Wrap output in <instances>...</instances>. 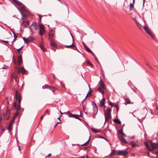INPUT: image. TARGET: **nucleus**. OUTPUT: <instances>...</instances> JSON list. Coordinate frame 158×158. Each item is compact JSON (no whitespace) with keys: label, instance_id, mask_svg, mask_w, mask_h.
<instances>
[{"label":"nucleus","instance_id":"f257e3e1","mask_svg":"<svg viewBox=\"0 0 158 158\" xmlns=\"http://www.w3.org/2000/svg\"><path fill=\"white\" fill-rule=\"evenodd\" d=\"M15 97L17 100H18L19 104L17 106L16 103L14 102V106L16 110V112L15 113V116H17L20 114L23 111V109L20 107V103L22 99V97L20 94L19 93L18 91L16 90L15 93Z\"/></svg>","mask_w":158,"mask_h":158},{"label":"nucleus","instance_id":"f03ea898","mask_svg":"<svg viewBox=\"0 0 158 158\" xmlns=\"http://www.w3.org/2000/svg\"><path fill=\"white\" fill-rule=\"evenodd\" d=\"M111 109L109 108L107 110V113H106V111L105 110L104 111L105 115V122L104 124L106 123V121H108L109 119L111 117Z\"/></svg>","mask_w":158,"mask_h":158},{"label":"nucleus","instance_id":"7ed1b4c3","mask_svg":"<svg viewBox=\"0 0 158 158\" xmlns=\"http://www.w3.org/2000/svg\"><path fill=\"white\" fill-rule=\"evenodd\" d=\"M127 149H126L121 150H118L117 152L116 153V155L118 156H125L128 153V152L127 151Z\"/></svg>","mask_w":158,"mask_h":158},{"label":"nucleus","instance_id":"20e7f679","mask_svg":"<svg viewBox=\"0 0 158 158\" xmlns=\"http://www.w3.org/2000/svg\"><path fill=\"white\" fill-rule=\"evenodd\" d=\"M10 110H7L6 112L5 113H4L3 116L4 120H8L10 117Z\"/></svg>","mask_w":158,"mask_h":158},{"label":"nucleus","instance_id":"39448f33","mask_svg":"<svg viewBox=\"0 0 158 158\" xmlns=\"http://www.w3.org/2000/svg\"><path fill=\"white\" fill-rule=\"evenodd\" d=\"M60 112L61 113V114H64L65 113L69 115V116L70 117H73L76 118L81 120V119L78 116H79V115H77V114H72L69 111H68L66 112H65L64 113H62L60 111Z\"/></svg>","mask_w":158,"mask_h":158},{"label":"nucleus","instance_id":"423d86ee","mask_svg":"<svg viewBox=\"0 0 158 158\" xmlns=\"http://www.w3.org/2000/svg\"><path fill=\"white\" fill-rule=\"evenodd\" d=\"M143 28L145 31V32L150 35V36L154 38V36L152 33H151L149 29L148 26L147 25H145L143 27Z\"/></svg>","mask_w":158,"mask_h":158},{"label":"nucleus","instance_id":"0eeeda50","mask_svg":"<svg viewBox=\"0 0 158 158\" xmlns=\"http://www.w3.org/2000/svg\"><path fill=\"white\" fill-rule=\"evenodd\" d=\"M151 146L152 148L151 149L152 150V153H155L157 155L158 153L157 152H156L155 153H153V151L155 148H158V143H152Z\"/></svg>","mask_w":158,"mask_h":158},{"label":"nucleus","instance_id":"6e6552de","mask_svg":"<svg viewBox=\"0 0 158 158\" xmlns=\"http://www.w3.org/2000/svg\"><path fill=\"white\" fill-rule=\"evenodd\" d=\"M39 27V34L41 35H42L45 32L44 26L43 24H40Z\"/></svg>","mask_w":158,"mask_h":158},{"label":"nucleus","instance_id":"1a4fd4ad","mask_svg":"<svg viewBox=\"0 0 158 158\" xmlns=\"http://www.w3.org/2000/svg\"><path fill=\"white\" fill-rule=\"evenodd\" d=\"M17 71L18 73H21L23 74H25L26 72H27V71L23 67H22L21 68H18Z\"/></svg>","mask_w":158,"mask_h":158},{"label":"nucleus","instance_id":"9d476101","mask_svg":"<svg viewBox=\"0 0 158 158\" xmlns=\"http://www.w3.org/2000/svg\"><path fill=\"white\" fill-rule=\"evenodd\" d=\"M93 102L94 103L95 106H96L94 107L93 109L94 112L93 113V114L94 115V116H95L97 115V113L98 112V109L97 107L96 106V104L94 102Z\"/></svg>","mask_w":158,"mask_h":158},{"label":"nucleus","instance_id":"9b49d317","mask_svg":"<svg viewBox=\"0 0 158 158\" xmlns=\"http://www.w3.org/2000/svg\"><path fill=\"white\" fill-rule=\"evenodd\" d=\"M50 45L52 48H56L57 47V46L55 42H53L52 40L50 42Z\"/></svg>","mask_w":158,"mask_h":158},{"label":"nucleus","instance_id":"f8f14e48","mask_svg":"<svg viewBox=\"0 0 158 158\" xmlns=\"http://www.w3.org/2000/svg\"><path fill=\"white\" fill-rule=\"evenodd\" d=\"M34 40V38L31 36H29L27 38L26 43H28Z\"/></svg>","mask_w":158,"mask_h":158},{"label":"nucleus","instance_id":"ddd939ff","mask_svg":"<svg viewBox=\"0 0 158 158\" xmlns=\"http://www.w3.org/2000/svg\"><path fill=\"white\" fill-rule=\"evenodd\" d=\"M45 88L49 89L50 90L52 91L53 93H54L55 91V88L54 87H52L48 85H46Z\"/></svg>","mask_w":158,"mask_h":158},{"label":"nucleus","instance_id":"4468645a","mask_svg":"<svg viewBox=\"0 0 158 158\" xmlns=\"http://www.w3.org/2000/svg\"><path fill=\"white\" fill-rule=\"evenodd\" d=\"M36 23L35 22L32 24L31 26L30 27V29L31 31H32L34 29L35 30H36Z\"/></svg>","mask_w":158,"mask_h":158},{"label":"nucleus","instance_id":"2eb2a0df","mask_svg":"<svg viewBox=\"0 0 158 158\" xmlns=\"http://www.w3.org/2000/svg\"><path fill=\"white\" fill-rule=\"evenodd\" d=\"M22 63V56L20 55L18 58V63L19 66H20Z\"/></svg>","mask_w":158,"mask_h":158},{"label":"nucleus","instance_id":"dca6fc26","mask_svg":"<svg viewBox=\"0 0 158 158\" xmlns=\"http://www.w3.org/2000/svg\"><path fill=\"white\" fill-rule=\"evenodd\" d=\"M29 24V22L27 21H23V23L21 24V25H23L25 27H26Z\"/></svg>","mask_w":158,"mask_h":158},{"label":"nucleus","instance_id":"f3484780","mask_svg":"<svg viewBox=\"0 0 158 158\" xmlns=\"http://www.w3.org/2000/svg\"><path fill=\"white\" fill-rule=\"evenodd\" d=\"M99 87L102 88L103 89H105L106 86L102 81H101L100 82V86Z\"/></svg>","mask_w":158,"mask_h":158},{"label":"nucleus","instance_id":"a211bd4d","mask_svg":"<svg viewBox=\"0 0 158 158\" xmlns=\"http://www.w3.org/2000/svg\"><path fill=\"white\" fill-rule=\"evenodd\" d=\"M125 105L127 104H133V103L131 102H130V99L128 98H126L125 99Z\"/></svg>","mask_w":158,"mask_h":158},{"label":"nucleus","instance_id":"6ab92c4d","mask_svg":"<svg viewBox=\"0 0 158 158\" xmlns=\"http://www.w3.org/2000/svg\"><path fill=\"white\" fill-rule=\"evenodd\" d=\"M103 89L102 88L100 87H99L98 89V90L101 92V93L103 96L104 95V91Z\"/></svg>","mask_w":158,"mask_h":158},{"label":"nucleus","instance_id":"aec40b11","mask_svg":"<svg viewBox=\"0 0 158 158\" xmlns=\"http://www.w3.org/2000/svg\"><path fill=\"white\" fill-rule=\"evenodd\" d=\"M91 130L92 131L94 132L95 133H100L101 131L99 129H95L93 128H91Z\"/></svg>","mask_w":158,"mask_h":158},{"label":"nucleus","instance_id":"412c9836","mask_svg":"<svg viewBox=\"0 0 158 158\" xmlns=\"http://www.w3.org/2000/svg\"><path fill=\"white\" fill-rule=\"evenodd\" d=\"M144 144L145 145V146H146V148H147V149L149 151H152V150L151 149V148H150V147H149V146L148 144V143H144Z\"/></svg>","mask_w":158,"mask_h":158},{"label":"nucleus","instance_id":"4be33fe9","mask_svg":"<svg viewBox=\"0 0 158 158\" xmlns=\"http://www.w3.org/2000/svg\"><path fill=\"white\" fill-rule=\"evenodd\" d=\"M119 139V140L122 142H123L125 143H127V142L126 141L125 139L122 137V136H118Z\"/></svg>","mask_w":158,"mask_h":158},{"label":"nucleus","instance_id":"5701e85b","mask_svg":"<svg viewBox=\"0 0 158 158\" xmlns=\"http://www.w3.org/2000/svg\"><path fill=\"white\" fill-rule=\"evenodd\" d=\"M116 151L114 150H112L111 151V152L110 153L111 156H114L116 154Z\"/></svg>","mask_w":158,"mask_h":158},{"label":"nucleus","instance_id":"b1692460","mask_svg":"<svg viewBox=\"0 0 158 158\" xmlns=\"http://www.w3.org/2000/svg\"><path fill=\"white\" fill-rule=\"evenodd\" d=\"M75 47V46L74 45L73 43H72L71 45H65L64 46L65 47L67 48H69V47L73 48L74 47Z\"/></svg>","mask_w":158,"mask_h":158},{"label":"nucleus","instance_id":"393cba45","mask_svg":"<svg viewBox=\"0 0 158 158\" xmlns=\"http://www.w3.org/2000/svg\"><path fill=\"white\" fill-rule=\"evenodd\" d=\"M143 20L144 22L145 23L146 20L148 19V18H147V15H146V14H144L143 15Z\"/></svg>","mask_w":158,"mask_h":158},{"label":"nucleus","instance_id":"a878e982","mask_svg":"<svg viewBox=\"0 0 158 158\" xmlns=\"http://www.w3.org/2000/svg\"><path fill=\"white\" fill-rule=\"evenodd\" d=\"M13 1L16 4L19 5H22V3L20 2L19 1L17 0H13Z\"/></svg>","mask_w":158,"mask_h":158},{"label":"nucleus","instance_id":"bb28decb","mask_svg":"<svg viewBox=\"0 0 158 158\" xmlns=\"http://www.w3.org/2000/svg\"><path fill=\"white\" fill-rule=\"evenodd\" d=\"M7 129L9 131H11L12 129V126L10 124H9L7 127Z\"/></svg>","mask_w":158,"mask_h":158},{"label":"nucleus","instance_id":"cd10ccee","mask_svg":"<svg viewBox=\"0 0 158 158\" xmlns=\"http://www.w3.org/2000/svg\"><path fill=\"white\" fill-rule=\"evenodd\" d=\"M114 122L115 123H118L120 124H121V122L118 119H114Z\"/></svg>","mask_w":158,"mask_h":158},{"label":"nucleus","instance_id":"c85d7f7f","mask_svg":"<svg viewBox=\"0 0 158 158\" xmlns=\"http://www.w3.org/2000/svg\"><path fill=\"white\" fill-rule=\"evenodd\" d=\"M85 50L89 52L91 51L87 45L85 46Z\"/></svg>","mask_w":158,"mask_h":158},{"label":"nucleus","instance_id":"c756f323","mask_svg":"<svg viewBox=\"0 0 158 158\" xmlns=\"http://www.w3.org/2000/svg\"><path fill=\"white\" fill-rule=\"evenodd\" d=\"M100 106L102 107L104 106V107H105V103H104V102H103V101H100Z\"/></svg>","mask_w":158,"mask_h":158},{"label":"nucleus","instance_id":"7c9ffc66","mask_svg":"<svg viewBox=\"0 0 158 158\" xmlns=\"http://www.w3.org/2000/svg\"><path fill=\"white\" fill-rule=\"evenodd\" d=\"M136 24L137 26H138L139 29H141L142 27V25L139 23L137 22L136 23Z\"/></svg>","mask_w":158,"mask_h":158},{"label":"nucleus","instance_id":"2f4dec72","mask_svg":"<svg viewBox=\"0 0 158 158\" xmlns=\"http://www.w3.org/2000/svg\"><path fill=\"white\" fill-rule=\"evenodd\" d=\"M132 145V148H134L136 146V144L134 143V141H132L130 142Z\"/></svg>","mask_w":158,"mask_h":158},{"label":"nucleus","instance_id":"473e14b6","mask_svg":"<svg viewBox=\"0 0 158 158\" xmlns=\"http://www.w3.org/2000/svg\"><path fill=\"white\" fill-rule=\"evenodd\" d=\"M11 31L13 33L14 36V41L16 39V38L17 37V36L15 35V33L12 30H11Z\"/></svg>","mask_w":158,"mask_h":158},{"label":"nucleus","instance_id":"72a5a7b5","mask_svg":"<svg viewBox=\"0 0 158 158\" xmlns=\"http://www.w3.org/2000/svg\"><path fill=\"white\" fill-rule=\"evenodd\" d=\"M91 92V91L90 90L89 92L88 93V94H87L86 96L85 97V98L81 102L82 103H83L84 101L85 100V99H86L87 97L88 94H89L90 93V92Z\"/></svg>","mask_w":158,"mask_h":158},{"label":"nucleus","instance_id":"f704fd0d","mask_svg":"<svg viewBox=\"0 0 158 158\" xmlns=\"http://www.w3.org/2000/svg\"><path fill=\"white\" fill-rule=\"evenodd\" d=\"M55 35V34L54 33L52 32L51 33H50L49 34V37H53Z\"/></svg>","mask_w":158,"mask_h":158},{"label":"nucleus","instance_id":"c9c22d12","mask_svg":"<svg viewBox=\"0 0 158 158\" xmlns=\"http://www.w3.org/2000/svg\"><path fill=\"white\" fill-rule=\"evenodd\" d=\"M155 113L156 115H158V106H157L155 110Z\"/></svg>","mask_w":158,"mask_h":158},{"label":"nucleus","instance_id":"e433bc0d","mask_svg":"<svg viewBox=\"0 0 158 158\" xmlns=\"http://www.w3.org/2000/svg\"><path fill=\"white\" fill-rule=\"evenodd\" d=\"M123 133V128L119 130L118 132V133L120 134L121 135Z\"/></svg>","mask_w":158,"mask_h":158},{"label":"nucleus","instance_id":"4c0bfd02","mask_svg":"<svg viewBox=\"0 0 158 158\" xmlns=\"http://www.w3.org/2000/svg\"><path fill=\"white\" fill-rule=\"evenodd\" d=\"M89 141V139H88V140L85 143H84L83 144L81 145V146H84L87 145L88 144V142Z\"/></svg>","mask_w":158,"mask_h":158},{"label":"nucleus","instance_id":"58836bf2","mask_svg":"<svg viewBox=\"0 0 158 158\" xmlns=\"http://www.w3.org/2000/svg\"><path fill=\"white\" fill-rule=\"evenodd\" d=\"M3 69H7L8 68V67L6 65H4L3 66L2 68Z\"/></svg>","mask_w":158,"mask_h":158},{"label":"nucleus","instance_id":"ea45409f","mask_svg":"<svg viewBox=\"0 0 158 158\" xmlns=\"http://www.w3.org/2000/svg\"><path fill=\"white\" fill-rule=\"evenodd\" d=\"M134 7V5L133 4L130 3V10H131V8Z\"/></svg>","mask_w":158,"mask_h":158},{"label":"nucleus","instance_id":"a19ab883","mask_svg":"<svg viewBox=\"0 0 158 158\" xmlns=\"http://www.w3.org/2000/svg\"><path fill=\"white\" fill-rule=\"evenodd\" d=\"M89 53H90L94 57H95V55L92 51H91Z\"/></svg>","mask_w":158,"mask_h":158},{"label":"nucleus","instance_id":"79ce46f5","mask_svg":"<svg viewBox=\"0 0 158 158\" xmlns=\"http://www.w3.org/2000/svg\"><path fill=\"white\" fill-rule=\"evenodd\" d=\"M109 105L111 107H113V103H112L111 102H110L109 103Z\"/></svg>","mask_w":158,"mask_h":158},{"label":"nucleus","instance_id":"37998d69","mask_svg":"<svg viewBox=\"0 0 158 158\" xmlns=\"http://www.w3.org/2000/svg\"><path fill=\"white\" fill-rule=\"evenodd\" d=\"M38 16L39 17V21L41 22V18H42V16L40 15H39Z\"/></svg>","mask_w":158,"mask_h":158},{"label":"nucleus","instance_id":"c03bdc74","mask_svg":"<svg viewBox=\"0 0 158 158\" xmlns=\"http://www.w3.org/2000/svg\"><path fill=\"white\" fill-rule=\"evenodd\" d=\"M1 41L2 42H4V43H6V44H8V43H9V42L8 41H7L2 40Z\"/></svg>","mask_w":158,"mask_h":158},{"label":"nucleus","instance_id":"a18cd8bd","mask_svg":"<svg viewBox=\"0 0 158 158\" xmlns=\"http://www.w3.org/2000/svg\"><path fill=\"white\" fill-rule=\"evenodd\" d=\"M87 64H88L90 65V66H91V67H92V66H93V64H91V63H90V62L89 61H87Z\"/></svg>","mask_w":158,"mask_h":158},{"label":"nucleus","instance_id":"49530a36","mask_svg":"<svg viewBox=\"0 0 158 158\" xmlns=\"http://www.w3.org/2000/svg\"><path fill=\"white\" fill-rule=\"evenodd\" d=\"M23 39L24 40V42L26 43L27 38H25L24 37H23Z\"/></svg>","mask_w":158,"mask_h":158},{"label":"nucleus","instance_id":"de8ad7c7","mask_svg":"<svg viewBox=\"0 0 158 158\" xmlns=\"http://www.w3.org/2000/svg\"><path fill=\"white\" fill-rule=\"evenodd\" d=\"M45 113H47L48 115L49 114V113L48 110H47L45 112Z\"/></svg>","mask_w":158,"mask_h":158},{"label":"nucleus","instance_id":"09e8293b","mask_svg":"<svg viewBox=\"0 0 158 158\" xmlns=\"http://www.w3.org/2000/svg\"><path fill=\"white\" fill-rule=\"evenodd\" d=\"M121 135H122L121 136H122L123 137L126 136V135H125V134L123 132L121 134Z\"/></svg>","mask_w":158,"mask_h":158},{"label":"nucleus","instance_id":"8fccbe9b","mask_svg":"<svg viewBox=\"0 0 158 158\" xmlns=\"http://www.w3.org/2000/svg\"><path fill=\"white\" fill-rule=\"evenodd\" d=\"M23 47V46H22L20 48L17 49V50L19 52V51L22 49Z\"/></svg>","mask_w":158,"mask_h":158},{"label":"nucleus","instance_id":"3c124183","mask_svg":"<svg viewBox=\"0 0 158 158\" xmlns=\"http://www.w3.org/2000/svg\"><path fill=\"white\" fill-rule=\"evenodd\" d=\"M2 126H0V129L1 131H2V132L3 131H4L5 130H4V128H3V129L2 130Z\"/></svg>","mask_w":158,"mask_h":158},{"label":"nucleus","instance_id":"603ef678","mask_svg":"<svg viewBox=\"0 0 158 158\" xmlns=\"http://www.w3.org/2000/svg\"><path fill=\"white\" fill-rule=\"evenodd\" d=\"M25 8H26V7L24 6H23L22 8V9L23 10H25Z\"/></svg>","mask_w":158,"mask_h":158},{"label":"nucleus","instance_id":"864d4df0","mask_svg":"<svg viewBox=\"0 0 158 158\" xmlns=\"http://www.w3.org/2000/svg\"><path fill=\"white\" fill-rule=\"evenodd\" d=\"M113 107L117 108L118 107V106L117 104H114V105H113Z\"/></svg>","mask_w":158,"mask_h":158},{"label":"nucleus","instance_id":"5fc2aeb1","mask_svg":"<svg viewBox=\"0 0 158 158\" xmlns=\"http://www.w3.org/2000/svg\"><path fill=\"white\" fill-rule=\"evenodd\" d=\"M51 154H48L47 156L45 158H46L47 157H48V158H49V157H51Z\"/></svg>","mask_w":158,"mask_h":158},{"label":"nucleus","instance_id":"6e6d98bb","mask_svg":"<svg viewBox=\"0 0 158 158\" xmlns=\"http://www.w3.org/2000/svg\"><path fill=\"white\" fill-rule=\"evenodd\" d=\"M64 4L65 6H66L67 7V9H68V11H69V8H68V6L65 3H64Z\"/></svg>","mask_w":158,"mask_h":158},{"label":"nucleus","instance_id":"4d7b16f0","mask_svg":"<svg viewBox=\"0 0 158 158\" xmlns=\"http://www.w3.org/2000/svg\"><path fill=\"white\" fill-rule=\"evenodd\" d=\"M14 123V122H12L11 120L10 121V123L9 124H10V125H12Z\"/></svg>","mask_w":158,"mask_h":158},{"label":"nucleus","instance_id":"13d9d810","mask_svg":"<svg viewBox=\"0 0 158 158\" xmlns=\"http://www.w3.org/2000/svg\"><path fill=\"white\" fill-rule=\"evenodd\" d=\"M94 57V59H95L96 60H97V61L98 62H98V59L96 57V56H95V57Z\"/></svg>","mask_w":158,"mask_h":158},{"label":"nucleus","instance_id":"bf43d9fd","mask_svg":"<svg viewBox=\"0 0 158 158\" xmlns=\"http://www.w3.org/2000/svg\"><path fill=\"white\" fill-rule=\"evenodd\" d=\"M41 49L43 50L44 52H45L46 50V49L44 48H41Z\"/></svg>","mask_w":158,"mask_h":158},{"label":"nucleus","instance_id":"052dcab7","mask_svg":"<svg viewBox=\"0 0 158 158\" xmlns=\"http://www.w3.org/2000/svg\"><path fill=\"white\" fill-rule=\"evenodd\" d=\"M15 117L13 118V119L11 120V121H12V122H14L15 120Z\"/></svg>","mask_w":158,"mask_h":158},{"label":"nucleus","instance_id":"680f3d73","mask_svg":"<svg viewBox=\"0 0 158 158\" xmlns=\"http://www.w3.org/2000/svg\"><path fill=\"white\" fill-rule=\"evenodd\" d=\"M105 100V98H103L102 100L101 101H103V102H104Z\"/></svg>","mask_w":158,"mask_h":158},{"label":"nucleus","instance_id":"e2e57ef3","mask_svg":"<svg viewBox=\"0 0 158 158\" xmlns=\"http://www.w3.org/2000/svg\"><path fill=\"white\" fill-rule=\"evenodd\" d=\"M99 138H103V139H105L107 141H108V140L106 139L104 137H100Z\"/></svg>","mask_w":158,"mask_h":158},{"label":"nucleus","instance_id":"0e129e2a","mask_svg":"<svg viewBox=\"0 0 158 158\" xmlns=\"http://www.w3.org/2000/svg\"><path fill=\"white\" fill-rule=\"evenodd\" d=\"M116 108V111H117L118 112V110H119L118 107Z\"/></svg>","mask_w":158,"mask_h":158},{"label":"nucleus","instance_id":"69168bd1","mask_svg":"<svg viewBox=\"0 0 158 158\" xmlns=\"http://www.w3.org/2000/svg\"><path fill=\"white\" fill-rule=\"evenodd\" d=\"M146 65L147 66H149V67H150V66L149 64L148 63H146Z\"/></svg>","mask_w":158,"mask_h":158},{"label":"nucleus","instance_id":"338daca9","mask_svg":"<svg viewBox=\"0 0 158 158\" xmlns=\"http://www.w3.org/2000/svg\"><path fill=\"white\" fill-rule=\"evenodd\" d=\"M18 148H19V150L20 151L21 150V148H20V146H18Z\"/></svg>","mask_w":158,"mask_h":158},{"label":"nucleus","instance_id":"774afa93","mask_svg":"<svg viewBox=\"0 0 158 158\" xmlns=\"http://www.w3.org/2000/svg\"><path fill=\"white\" fill-rule=\"evenodd\" d=\"M80 158H85L84 156H81L80 157Z\"/></svg>","mask_w":158,"mask_h":158}]
</instances>
